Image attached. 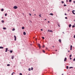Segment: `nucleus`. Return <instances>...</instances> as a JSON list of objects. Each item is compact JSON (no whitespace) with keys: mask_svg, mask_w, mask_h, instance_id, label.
Listing matches in <instances>:
<instances>
[{"mask_svg":"<svg viewBox=\"0 0 75 75\" xmlns=\"http://www.w3.org/2000/svg\"><path fill=\"white\" fill-rule=\"evenodd\" d=\"M17 6H14V7H13V8H14V9H17Z\"/></svg>","mask_w":75,"mask_h":75,"instance_id":"f257e3e1","label":"nucleus"},{"mask_svg":"<svg viewBox=\"0 0 75 75\" xmlns=\"http://www.w3.org/2000/svg\"><path fill=\"white\" fill-rule=\"evenodd\" d=\"M14 37L15 38V41H16V39H17V38H16V35H14Z\"/></svg>","mask_w":75,"mask_h":75,"instance_id":"f03ea898","label":"nucleus"},{"mask_svg":"<svg viewBox=\"0 0 75 75\" xmlns=\"http://www.w3.org/2000/svg\"><path fill=\"white\" fill-rule=\"evenodd\" d=\"M38 46L39 47V48L40 49V48H41V46H40V44H38Z\"/></svg>","mask_w":75,"mask_h":75,"instance_id":"7ed1b4c3","label":"nucleus"},{"mask_svg":"<svg viewBox=\"0 0 75 75\" xmlns=\"http://www.w3.org/2000/svg\"><path fill=\"white\" fill-rule=\"evenodd\" d=\"M72 45H71L70 46V50H72Z\"/></svg>","mask_w":75,"mask_h":75,"instance_id":"20e7f679","label":"nucleus"},{"mask_svg":"<svg viewBox=\"0 0 75 75\" xmlns=\"http://www.w3.org/2000/svg\"><path fill=\"white\" fill-rule=\"evenodd\" d=\"M14 56H12L11 57V59H14Z\"/></svg>","mask_w":75,"mask_h":75,"instance_id":"39448f33","label":"nucleus"},{"mask_svg":"<svg viewBox=\"0 0 75 75\" xmlns=\"http://www.w3.org/2000/svg\"><path fill=\"white\" fill-rule=\"evenodd\" d=\"M72 13L73 14H75V13H74V10H73L72 11Z\"/></svg>","mask_w":75,"mask_h":75,"instance_id":"423d86ee","label":"nucleus"},{"mask_svg":"<svg viewBox=\"0 0 75 75\" xmlns=\"http://www.w3.org/2000/svg\"><path fill=\"white\" fill-rule=\"evenodd\" d=\"M23 34V35H26V33H25V32H24Z\"/></svg>","mask_w":75,"mask_h":75,"instance_id":"0eeeda50","label":"nucleus"},{"mask_svg":"<svg viewBox=\"0 0 75 75\" xmlns=\"http://www.w3.org/2000/svg\"><path fill=\"white\" fill-rule=\"evenodd\" d=\"M4 48V47H0V49H3Z\"/></svg>","mask_w":75,"mask_h":75,"instance_id":"6e6552de","label":"nucleus"},{"mask_svg":"<svg viewBox=\"0 0 75 75\" xmlns=\"http://www.w3.org/2000/svg\"><path fill=\"white\" fill-rule=\"evenodd\" d=\"M67 61V57H65V58H64V61L65 62V61Z\"/></svg>","mask_w":75,"mask_h":75,"instance_id":"1a4fd4ad","label":"nucleus"},{"mask_svg":"<svg viewBox=\"0 0 75 75\" xmlns=\"http://www.w3.org/2000/svg\"><path fill=\"white\" fill-rule=\"evenodd\" d=\"M71 26H72V25H71V24H69V28H70L71 27Z\"/></svg>","mask_w":75,"mask_h":75,"instance_id":"9d476101","label":"nucleus"},{"mask_svg":"<svg viewBox=\"0 0 75 75\" xmlns=\"http://www.w3.org/2000/svg\"><path fill=\"white\" fill-rule=\"evenodd\" d=\"M6 50H5V52H7V50H8V48H6Z\"/></svg>","mask_w":75,"mask_h":75,"instance_id":"9b49d317","label":"nucleus"},{"mask_svg":"<svg viewBox=\"0 0 75 75\" xmlns=\"http://www.w3.org/2000/svg\"><path fill=\"white\" fill-rule=\"evenodd\" d=\"M49 15H51V16H53V14L52 13H51L50 14H49Z\"/></svg>","mask_w":75,"mask_h":75,"instance_id":"f8f14e48","label":"nucleus"},{"mask_svg":"<svg viewBox=\"0 0 75 75\" xmlns=\"http://www.w3.org/2000/svg\"><path fill=\"white\" fill-rule=\"evenodd\" d=\"M10 52L11 53H12L13 52V50H10Z\"/></svg>","mask_w":75,"mask_h":75,"instance_id":"ddd939ff","label":"nucleus"},{"mask_svg":"<svg viewBox=\"0 0 75 75\" xmlns=\"http://www.w3.org/2000/svg\"><path fill=\"white\" fill-rule=\"evenodd\" d=\"M59 42H61V39H59Z\"/></svg>","mask_w":75,"mask_h":75,"instance_id":"4468645a","label":"nucleus"},{"mask_svg":"<svg viewBox=\"0 0 75 75\" xmlns=\"http://www.w3.org/2000/svg\"><path fill=\"white\" fill-rule=\"evenodd\" d=\"M42 38L43 39V40H44L45 39V38H44V37H42Z\"/></svg>","mask_w":75,"mask_h":75,"instance_id":"2eb2a0df","label":"nucleus"},{"mask_svg":"<svg viewBox=\"0 0 75 75\" xmlns=\"http://www.w3.org/2000/svg\"><path fill=\"white\" fill-rule=\"evenodd\" d=\"M22 29L23 30V29H24V27H22Z\"/></svg>","mask_w":75,"mask_h":75,"instance_id":"dca6fc26","label":"nucleus"},{"mask_svg":"<svg viewBox=\"0 0 75 75\" xmlns=\"http://www.w3.org/2000/svg\"><path fill=\"white\" fill-rule=\"evenodd\" d=\"M1 11H4V9H3V8L1 9Z\"/></svg>","mask_w":75,"mask_h":75,"instance_id":"f3484780","label":"nucleus"},{"mask_svg":"<svg viewBox=\"0 0 75 75\" xmlns=\"http://www.w3.org/2000/svg\"><path fill=\"white\" fill-rule=\"evenodd\" d=\"M71 1H72V0H69V3H71Z\"/></svg>","mask_w":75,"mask_h":75,"instance_id":"a211bd4d","label":"nucleus"},{"mask_svg":"<svg viewBox=\"0 0 75 75\" xmlns=\"http://www.w3.org/2000/svg\"><path fill=\"white\" fill-rule=\"evenodd\" d=\"M3 29H4V30H6V28L4 27L3 28Z\"/></svg>","mask_w":75,"mask_h":75,"instance_id":"6ab92c4d","label":"nucleus"},{"mask_svg":"<svg viewBox=\"0 0 75 75\" xmlns=\"http://www.w3.org/2000/svg\"><path fill=\"white\" fill-rule=\"evenodd\" d=\"M2 21V23H4V21L3 20L2 21Z\"/></svg>","mask_w":75,"mask_h":75,"instance_id":"aec40b11","label":"nucleus"},{"mask_svg":"<svg viewBox=\"0 0 75 75\" xmlns=\"http://www.w3.org/2000/svg\"><path fill=\"white\" fill-rule=\"evenodd\" d=\"M71 57H72V55L70 54V55H69V57H70V58H71Z\"/></svg>","mask_w":75,"mask_h":75,"instance_id":"412c9836","label":"nucleus"},{"mask_svg":"<svg viewBox=\"0 0 75 75\" xmlns=\"http://www.w3.org/2000/svg\"><path fill=\"white\" fill-rule=\"evenodd\" d=\"M66 68H67V69H68L69 67H68V66H67L66 67Z\"/></svg>","mask_w":75,"mask_h":75,"instance_id":"4be33fe9","label":"nucleus"},{"mask_svg":"<svg viewBox=\"0 0 75 75\" xmlns=\"http://www.w3.org/2000/svg\"><path fill=\"white\" fill-rule=\"evenodd\" d=\"M28 71H31V69L29 68L28 69Z\"/></svg>","mask_w":75,"mask_h":75,"instance_id":"5701e85b","label":"nucleus"},{"mask_svg":"<svg viewBox=\"0 0 75 75\" xmlns=\"http://www.w3.org/2000/svg\"><path fill=\"white\" fill-rule=\"evenodd\" d=\"M7 13H5V16H7Z\"/></svg>","mask_w":75,"mask_h":75,"instance_id":"b1692460","label":"nucleus"},{"mask_svg":"<svg viewBox=\"0 0 75 75\" xmlns=\"http://www.w3.org/2000/svg\"><path fill=\"white\" fill-rule=\"evenodd\" d=\"M69 69H71V68H73V67H70L69 68Z\"/></svg>","mask_w":75,"mask_h":75,"instance_id":"393cba45","label":"nucleus"},{"mask_svg":"<svg viewBox=\"0 0 75 75\" xmlns=\"http://www.w3.org/2000/svg\"><path fill=\"white\" fill-rule=\"evenodd\" d=\"M64 7H66V6H67V5L64 4Z\"/></svg>","mask_w":75,"mask_h":75,"instance_id":"a878e982","label":"nucleus"},{"mask_svg":"<svg viewBox=\"0 0 75 75\" xmlns=\"http://www.w3.org/2000/svg\"><path fill=\"white\" fill-rule=\"evenodd\" d=\"M7 66H10V64H7Z\"/></svg>","mask_w":75,"mask_h":75,"instance_id":"bb28decb","label":"nucleus"},{"mask_svg":"<svg viewBox=\"0 0 75 75\" xmlns=\"http://www.w3.org/2000/svg\"><path fill=\"white\" fill-rule=\"evenodd\" d=\"M31 70H32V71H33V67H31Z\"/></svg>","mask_w":75,"mask_h":75,"instance_id":"cd10ccee","label":"nucleus"},{"mask_svg":"<svg viewBox=\"0 0 75 75\" xmlns=\"http://www.w3.org/2000/svg\"><path fill=\"white\" fill-rule=\"evenodd\" d=\"M15 30V28H13L12 29V31H14Z\"/></svg>","mask_w":75,"mask_h":75,"instance_id":"c85d7f7f","label":"nucleus"},{"mask_svg":"<svg viewBox=\"0 0 75 75\" xmlns=\"http://www.w3.org/2000/svg\"><path fill=\"white\" fill-rule=\"evenodd\" d=\"M72 27L74 28V27H75V25H73V26H72Z\"/></svg>","mask_w":75,"mask_h":75,"instance_id":"c756f323","label":"nucleus"},{"mask_svg":"<svg viewBox=\"0 0 75 75\" xmlns=\"http://www.w3.org/2000/svg\"><path fill=\"white\" fill-rule=\"evenodd\" d=\"M42 52H44V53H45V51L44 50H43L42 51Z\"/></svg>","mask_w":75,"mask_h":75,"instance_id":"7c9ffc66","label":"nucleus"},{"mask_svg":"<svg viewBox=\"0 0 75 75\" xmlns=\"http://www.w3.org/2000/svg\"><path fill=\"white\" fill-rule=\"evenodd\" d=\"M58 26H59V27H60V25H59V24H58Z\"/></svg>","mask_w":75,"mask_h":75,"instance_id":"2f4dec72","label":"nucleus"},{"mask_svg":"<svg viewBox=\"0 0 75 75\" xmlns=\"http://www.w3.org/2000/svg\"><path fill=\"white\" fill-rule=\"evenodd\" d=\"M50 30H48L47 31H48V32H50Z\"/></svg>","mask_w":75,"mask_h":75,"instance_id":"473e14b6","label":"nucleus"},{"mask_svg":"<svg viewBox=\"0 0 75 75\" xmlns=\"http://www.w3.org/2000/svg\"><path fill=\"white\" fill-rule=\"evenodd\" d=\"M29 15H30V16H31V14L30 13H29Z\"/></svg>","mask_w":75,"mask_h":75,"instance_id":"72a5a7b5","label":"nucleus"},{"mask_svg":"<svg viewBox=\"0 0 75 75\" xmlns=\"http://www.w3.org/2000/svg\"><path fill=\"white\" fill-rule=\"evenodd\" d=\"M50 32H51L52 33V32H53V31H52V30H51Z\"/></svg>","mask_w":75,"mask_h":75,"instance_id":"f704fd0d","label":"nucleus"},{"mask_svg":"<svg viewBox=\"0 0 75 75\" xmlns=\"http://www.w3.org/2000/svg\"><path fill=\"white\" fill-rule=\"evenodd\" d=\"M19 75H22V73H20Z\"/></svg>","mask_w":75,"mask_h":75,"instance_id":"c9c22d12","label":"nucleus"},{"mask_svg":"<svg viewBox=\"0 0 75 75\" xmlns=\"http://www.w3.org/2000/svg\"><path fill=\"white\" fill-rule=\"evenodd\" d=\"M64 2L63 1H62V3L63 4L64 3Z\"/></svg>","mask_w":75,"mask_h":75,"instance_id":"e433bc0d","label":"nucleus"},{"mask_svg":"<svg viewBox=\"0 0 75 75\" xmlns=\"http://www.w3.org/2000/svg\"><path fill=\"white\" fill-rule=\"evenodd\" d=\"M65 19H67V18H67V17H65Z\"/></svg>","mask_w":75,"mask_h":75,"instance_id":"4c0bfd02","label":"nucleus"},{"mask_svg":"<svg viewBox=\"0 0 75 75\" xmlns=\"http://www.w3.org/2000/svg\"><path fill=\"white\" fill-rule=\"evenodd\" d=\"M41 14L39 15V17H41Z\"/></svg>","mask_w":75,"mask_h":75,"instance_id":"58836bf2","label":"nucleus"},{"mask_svg":"<svg viewBox=\"0 0 75 75\" xmlns=\"http://www.w3.org/2000/svg\"><path fill=\"white\" fill-rule=\"evenodd\" d=\"M66 2H68V0H66Z\"/></svg>","mask_w":75,"mask_h":75,"instance_id":"ea45409f","label":"nucleus"},{"mask_svg":"<svg viewBox=\"0 0 75 75\" xmlns=\"http://www.w3.org/2000/svg\"><path fill=\"white\" fill-rule=\"evenodd\" d=\"M73 2L74 4V3L75 4V1H73Z\"/></svg>","mask_w":75,"mask_h":75,"instance_id":"a19ab883","label":"nucleus"},{"mask_svg":"<svg viewBox=\"0 0 75 75\" xmlns=\"http://www.w3.org/2000/svg\"><path fill=\"white\" fill-rule=\"evenodd\" d=\"M74 38H75V35H74Z\"/></svg>","mask_w":75,"mask_h":75,"instance_id":"79ce46f5","label":"nucleus"},{"mask_svg":"<svg viewBox=\"0 0 75 75\" xmlns=\"http://www.w3.org/2000/svg\"><path fill=\"white\" fill-rule=\"evenodd\" d=\"M64 15H65V16H67V13L64 14Z\"/></svg>","mask_w":75,"mask_h":75,"instance_id":"37998d69","label":"nucleus"},{"mask_svg":"<svg viewBox=\"0 0 75 75\" xmlns=\"http://www.w3.org/2000/svg\"><path fill=\"white\" fill-rule=\"evenodd\" d=\"M30 21V23H32V21Z\"/></svg>","mask_w":75,"mask_h":75,"instance_id":"c03bdc74","label":"nucleus"},{"mask_svg":"<svg viewBox=\"0 0 75 75\" xmlns=\"http://www.w3.org/2000/svg\"><path fill=\"white\" fill-rule=\"evenodd\" d=\"M68 52H70V51H69V50H68Z\"/></svg>","mask_w":75,"mask_h":75,"instance_id":"a18cd8bd","label":"nucleus"},{"mask_svg":"<svg viewBox=\"0 0 75 75\" xmlns=\"http://www.w3.org/2000/svg\"><path fill=\"white\" fill-rule=\"evenodd\" d=\"M48 23H50V21H48Z\"/></svg>","mask_w":75,"mask_h":75,"instance_id":"49530a36","label":"nucleus"},{"mask_svg":"<svg viewBox=\"0 0 75 75\" xmlns=\"http://www.w3.org/2000/svg\"><path fill=\"white\" fill-rule=\"evenodd\" d=\"M70 59H72V58H70Z\"/></svg>","mask_w":75,"mask_h":75,"instance_id":"de8ad7c7","label":"nucleus"},{"mask_svg":"<svg viewBox=\"0 0 75 75\" xmlns=\"http://www.w3.org/2000/svg\"><path fill=\"white\" fill-rule=\"evenodd\" d=\"M11 75H13V73H12L11 74Z\"/></svg>","mask_w":75,"mask_h":75,"instance_id":"09e8293b","label":"nucleus"},{"mask_svg":"<svg viewBox=\"0 0 75 75\" xmlns=\"http://www.w3.org/2000/svg\"><path fill=\"white\" fill-rule=\"evenodd\" d=\"M41 31H42V29H41Z\"/></svg>","mask_w":75,"mask_h":75,"instance_id":"8fccbe9b","label":"nucleus"},{"mask_svg":"<svg viewBox=\"0 0 75 75\" xmlns=\"http://www.w3.org/2000/svg\"><path fill=\"white\" fill-rule=\"evenodd\" d=\"M69 10H68V11H69Z\"/></svg>","mask_w":75,"mask_h":75,"instance_id":"3c124183","label":"nucleus"},{"mask_svg":"<svg viewBox=\"0 0 75 75\" xmlns=\"http://www.w3.org/2000/svg\"><path fill=\"white\" fill-rule=\"evenodd\" d=\"M63 34H65V33H64V32H63Z\"/></svg>","mask_w":75,"mask_h":75,"instance_id":"603ef678","label":"nucleus"},{"mask_svg":"<svg viewBox=\"0 0 75 75\" xmlns=\"http://www.w3.org/2000/svg\"><path fill=\"white\" fill-rule=\"evenodd\" d=\"M45 20H47V19H45Z\"/></svg>","mask_w":75,"mask_h":75,"instance_id":"864d4df0","label":"nucleus"},{"mask_svg":"<svg viewBox=\"0 0 75 75\" xmlns=\"http://www.w3.org/2000/svg\"><path fill=\"white\" fill-rule=\"evenodd\" d=\"M45 47L44 45H43V47Z\"/></svg>","mask_w":75,"mask_h":75,"instance_id":"5fc2aeb1","label":"nucleus"},{"mask_svg":"<svg viewBox=\"0 0 75 75\" xmlns=\"http://www.w3.org/2000/svg\"><path fill=\"white\" fill-rule=\"evenodd\" d=\"M12 73H13V74H14V72H13Z\"/></svg>","mask_w":75,"mask_h":75,"instance_id":"6e6d98bb","label":"nucleus"},{"mask_svg":"<svg viewBox=\"0 0 75 75\" xmlns=\"http://www.w3.org/2000/svg\"><path fill=\"white\" fill-rule=\"evenodd\" d=\"M53 47H54V46H53Z\"/></svg>","mask_w":75,"mask_h":75,"instance_id":"4d7b16f0","label":"nucleus"},{"mask_svg":"<svg viewBox=\"0 0 75 75\" xmlns=\"http://www.w3.org/2000/svg\"><path fill=\"white\" fill-rule=\"evenodd\" d=\"M36 15L35 14H34V15H35V16Z\"/></svg>","mask_w":75,"mask_h":75,"instance_id":"13d9d810","label":"nucleus"},{"mask_svg":"<svg viewBox=\"0 0 75 75\" xmlns=\"http://www.w3.org/2000/svg\"><path fill=\"white\" fill-rule=\"evenodd\" d=\"M74 21H75V20H74Z\"/></svg>","mask_w":75,"mask_h":75,"instance_id":"bf43d9fd","label":"nucleus"},{"mask_svg":"<svg viewBox=\"0 0 75 75\" xmlns=\"http://www.w3.org/2000/svg\"><path fill=\"white\" fill-rule=\"evenodd\" d=\"M62 75H64V74H62Z\"/></svg>","mask_w":75,"mask_h":75,"instance_id":"052dcab7","label":"nucleus"},{"mask_svg":"<svg viewBox=\"0 0 75 75\" xmlns=\"http://www.w3.org/2000/svg\"><path fill=\"white\" fill-rule=\"evenodd\" d=\"M55 51H57V50H56Z\"/></svg>","mask_w":75,"mask_h":75,"instance_id":"680f3d73","label":"nucleus"},{"mask_svg":"<svg viewBox=\"0 0 75 75\" xmlns=\"http://www.w3.org/2000/svg\"><path fill=\"white\" fill-rule=\"evenodd\" d=\"M36 40H37V39L36 38Z\"/></svg>","mask_w":75,"mask_h":75,"instance_id":"e2e57ef3","label":"nucleus"},{"mask_svg":"<svg viewBox=\"0 0 75 75\" xmlns=\"http://www.w3.org/2000/svg\"><path fill=\"white\" fill-rule=\"evenodd\" d=\"M33 11H34V9L33 10Z\"/></svg>","mask_w":75,"mask_h":75,"instance_id":"0e129e2a","label":"nucleus"},{"mask_svg":"<svg viewBox=\"0 0 75 75\" xmlns=\"http://www.w3.org/2000/svg\"><path fill=\"white\" fill-rule=\"evenodd\" d=\"M8 51H9V50H8Z\"/></svg>","mask_w":75,"mask_h":75,"instance_id":"69168bd1","label":"nucleus"},{"mask_svg":"<svg viewBox=\"0 0 75 75\" xmlns=\"http://www.w3.org/2000/svg\"><path fill=\"white\" fill-rule=\"evenodd\" d=\"M74 11L75 12V10Z\"/></svg>","mask_w":75,"mask_h":75,"instance_id":"338daca9","label":"nucleus"}]
</instances>
